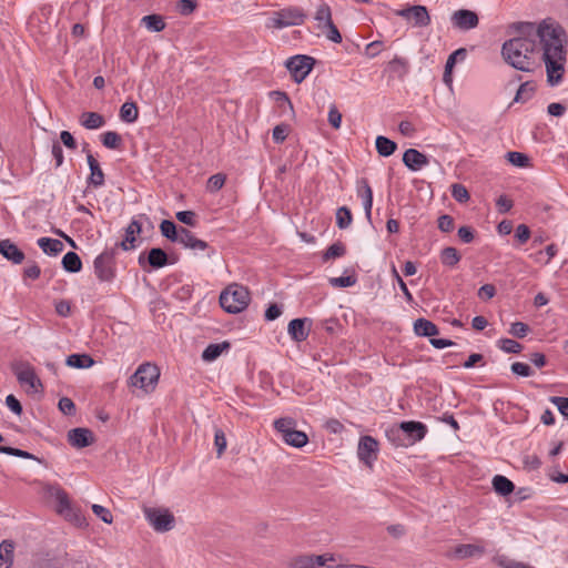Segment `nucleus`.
Listing matches in <instances>:
<instances>
[{"mask_svg": "<svg viewBox=\"0 0 568 568\" xmlns=\"http://www.w3.org/2000/svg\"><path fill=\"white\" fill-rule=\"evenodd\" d=\"M537 39L546 68L547 83L550 87H558L566 73L567 34L557 22L544 20L538 26L523 24L518 37L504 42L501 55L513 68L531 72L536 64Z\"/></svg>", "mask_w": 568, "mask_h": 568, "instance_id": "1", "label": "nucleus"}, {"mask_svg": "<svg viewBox=\"0 0 568 568\" xmlns=\"http://www.w3.org/2000/svg\"><path fill=\"white\" fill-rule=\"evenodd\" d=\"M251 301L250 292L239 284H231L220 296V304L224 311L236 314L245 310Z\"/></svg>", "mask_w": 568, "mask_h": 568, "instance_id": "2", "label": "nucleus"}, {"mask_svg": "<svg viewBox=\"0 0 568 568\" xmlns=\"http://www.w3.org/2000/svg\"><path fill=\"white\" fill-rule=\"evenodd\" d=\"M306 19V13L298 7H286L272 12L266 21V28L281 30L287 27L301 26Z\"/></svg>", "mask_w": 568, "mask_h": 568, "instance_id": "3", "label": "nucleus"}, {"mask_svg": "<svg viewBox=\"0 0 568 568\" xmlns=\"http://www.w3.org/2000/svg\"><path fill=\"white\" fill-rule=\"evenodd\" d=\"M275 430L288 446L302 448L308 443V436L296 429V422L291 417L278 418L274 422Z\"/></svg>", "mask_w": 568, "mask_h": 568, "instance_id": "4", "label": "nucleus"}, {"mask_svg": "<svg viewBox=\"0 0 568 568\" xmlns=\"http://www.w3.org/2000/svg\"><path fill=\"white\" fill-rule=\"evenodd\" d=\"M160 377L159 368L151 364H141L130 377V385L142 389L145 394L154 390Z\"/></svg>", "mask_w": 568, "mask_h": 568, "instance_id": "5", "label": "nucleus"}, {"mask_svg": "<svg viewBox=\"0 0 568 568\" xmlns=\"http://www.w3.org/2000/svg\"><path fill=\"white\" fill-rule=\"evenodd\" d=\"M336 561L335 556L331 552L322 555L315 554H300L291 557L287 561L288 568H333Z\"/></svg>", "mask_w": 568, "mask_h": 568, "instance_id": "6", "label": "nucleus"}, {"mask_svg": "<svg viewBox=\"0 0 568 568\" xmlns=\"http://www.w3.org/2000/svg\"><path fill=\"white\" fill-rule=\"evenodd\" d=\"M314 19L317 28L328 40L334 43L342 42V36L333 22L332 10L327 3L323 2L317 7Z\"/></svg>", "mask_w": 568, "mask_h": 568, "instance_id": "7", "label": "nucleus"}, {"mask_svg": "<svg viewBox=\"0 0 568 568\" xmlns=\"http://www.w3.org/2000/svg\"><path fill=\"white\" fill-rule=\"evenodd\" d=\"M94 275L102 283H112L116 276L114 254L104 251L93 261Z\"/></svg>", "mask_w": 568, "mask_h": 568, "instance_id": "8", "label": "nucleus"}, {"mask_svg": "<svg viewBox=\"0 0 568 568\" xmlns=\"http://www.w3.org/2000/svg\"><path fill=\"white\" fill-rule=\"evenodd\" d=\"M144 516L152 528L158 532H165L174 527V516L166 508L145 507Z\"/></svg>", "mask_w": 568, "mask_h": 568, "instance_id": "9", "label": "nucleus"}, {"mask_svg": "<svg viewBox=\"0 0 568 568\" xmlns=\"http://www.w3.org/2000/svg\"><path fill=\"white\" fill-rule=\"evenodd\" d=\"M315 60L308 55L297 54L286 60L285 67L293 80L301 83L313 70Z\"/></svg>", "mask_w": 568, "mask_h": 568, "instance_id": "10", "label": "nucleus"}, {"mask_svg": "<svg viewBox=\"0 0 568 568\" xmlns=\"http://www.w3.org/2000/svg\"><path fill=\"white\" fill-rule=\"evenodd\" d=\"M379 452V444L377 439L369 435L362 436L357 446V456L358 459L372 468L374 463L377 460Z\"/></svg>", "mask_w": 568, "mask_h": 568, "instance_id": "11", "label": "nucleus"}, {"mask_svg": "<svg viewBox=\"0 0 568 568\" xmlns=\"http://www.w3.org/2000/svg\"><path fill=\"white\" fill-rule=\"evenodd\" d=\"M13 372L20 384L28 385L34 390H38L42 387V384L37 376L34 368L29 363H17L13 366Z\"/></svg>", "mask_w": 568, "mask_h": 568, "instance_id": "12", "label": "nucleus"}, {"mask_svg": "<svg viewBox=\"0 0 568 568\" xmlns=\"http://www.w3.org/2000/svg\"><path fill=\"white\" fill-rule=\"evenodd\" d=\"M450 20L455 28L463 31L475 29L479 23L477 13L467 9L456 10Z\"/></svg>", "mask_w": 568, "mask_h": 568, "instance_id": "13", "label": "nucleus"}, {"mask_svg": "<svg viewBox=\"0 0 568 568\" xmlns=\"http://www.w3.org/2000/svg\"><path fill=\"white\" fill-rule=\"evenodd\" d=\"M397 14L404 19H413L415 27H427L430 24V16L425 6H412L397 11Z\"/></svg>", "mask_w": 568, "mask_h": 568, "instance_id": "14", "label": "nucleus"}, {"mask_svg": "<svg viewBox=\"0 0 568 568\" xmlns=\"http://www.w3.org/2000/svg\"><path fill=\"white\" fill-rule=\"evenodd\" d=\"M400 428L405 434V438L409 446L420 442L427 434V427L420 422L409 420L402 422Z\"/></svg>", "mask_w": 568, "mask_h": 568, "instance_id": "15", "label": "nucleus"}, {"mask_svg": "<svg viewBox=\"0 0 568 568\" xmlns=\"http://www.w3.org/2000/svg\"><path fill=\"white\" fill-rule=\"evenodd\" d=\"M311 325L310 318H294L288 323V335L295 342H303L308 337Z\"/></svg>", "mask_w": 568, "mask_h": 568, "instance_id": "16", "label": "nucleus"}, {"mask_svg": "<svg viewBox=\"0 0 568 568\" xmlns=\"http://www.w3.org/2000/svg\"><path fill=\"white\" fill-rule=\"evenodd\" d=\"M68 440L75 448H84L94 442V437L90 429L79 427L69 430Z\"/></svg>", "mask_w": 568, "mask_h": 568, "instance_id": "17", "label": "nucleus"}, {"mask_svg": "<svg viewBox=\"0 0 568 568\" xmlns=\"http://www.w3.org/2000/svg\"><path fill=\"white\" fill-rule=\"evenodd\" d=\"M175 242L193 251H204L209 246L205 241L195 237L194 234L185 227H179V235Z\"/></svg>", "mask_w": 568, "mask_h": 568, "instance_id": "18", "label": "nucleus"}, {"mask_svg": "<svg viewBox=\"0 0 568 568\" xmlns=\"http://www.w3.org/2000/svg\"><path fill=\"white\" fill-rule=\"evenodd\" d=\"M485 552L486 548L481 544H459L453 549L456 559L481 557Z\"/></svg>", "mask_w": 568, "mask_h": 568, "instance_id": "19", "label": "nucleus"}, {"mask_svg": "<svg viewBox=\"0 0 568 568\" xmlns=\"http://www.w3.org/2000/svg\"><path fill=\"white\" fill-rule=\"evenodd\" d=\"M403 162L410 171H419L429 163V160L418 150L408 149L403 154Z\"/></svg>", "mask_w": 568, "mask_h": 568, "instance_id": "20", "label": "nucleus"}, {"mask_svg": "<svg viewBox=\"0 0 568 568\" xmlns=\"http://www.w3.org/2000/svg\"><path fill=\"white\" fill-rule=\"evenodd\" d=\"M142 217H143V215L140 216L139 219H133L130 222V224L126 226L124 239L121 242V247L124 251H130L135 247V241H136L135 236L142 232V223H141ZM144 219L148 220L145 216H144Z\"/></svg>", "mask_w": 568, "mask_h": 568, "instance_id": "21", "label": "nucleus"}, {"mask_svg": "<svg viewBox=\"0 0 568 568\" xmlns=\"http://www.w3.org/2000/svg\"><path fill=\"white\" fill-rule=\"evenodd\" d=\"M0 254L13 264H21L24 260V253L10 240L0 241Z\"/></svg>", "mask_w": 568, "mask_h": 568, "instance_id": "22", "label": "nucleus"}, {"mask_svg": "<svg viewBox=\"0 0 568 568\" xmlns=\"http://www.w3.org/2000/svg\"><path fill=\"white\" fill-rule=\"evenodd\" d=\"M87 162H88V165L90 169L88 184L92 185L95 189L101 187L104 184V173H103L99 162L95 160V158L91 153H88Z\"/></svg>", "mask_w": 568, "mask_h": 568, "instance_id": "23", "label": "nucleus"}, {"mask_svg": "<svg viewBox=\"0 0 568 568\" xmlns=\"http://www.w3.org/2000/svg\"><path fill=\"white\" fill-rule=\"evenodd\" d=\"M79 121L80 124L88 130H97L105 124L104 118L97 112H83Z\"/></svg>", "mask_w": 568, "mask_h": 568, "instance_id": "24", "label": "nucleus"}, {"mask_svg": "<svg viewBox=\"0 0 568 568\" xmlns=\"http://www.w3.org/2000/svg\"><path fill=\"white\" fill-rule=\"evenodd\" d=\"M39 247L48 255L55 256L64 248L63 243L57 239L40 237L37 241Z\"/></svg>", "mask_w": 568, "mask_h": 568, "instance_id": "25", "label": "nucleus"}, {"mask_svg": "<svg viewBox=\"0 0 568 568\" xmlns=\"http://www.w3.org/2000/svg\"><path fill=\"white\" fill-rule=\"evenodd\" d=\"M414 332L418 336L432 338L438 334V328L433 322L426 318H418L414 323Z\"/></svg>", "mask_w": 568, "mask_h": 568, "instance_id": "26", "label": "nucleus"}, {"mask_svg": "<svg viewBox=\"0 0 568 568\" xmlns=\"http://www.w3.org/2000/svg\"><path fill=\"white\" fill-rule=\"evenodd\" d=\"M385 435L387 439L395 446V447H408V443L405 438V434L399 425H394L392 427H388L385 430Z\"/></svg>", "mask_w": 568, "mask_h": 568, "instance_id": "27", "label": "nucleus"}, {"mask_svg": "<svg viewBox=\"0 0 568 568\" xmlns=\"http://www.w3.org/2000/svg\"><path fill=\"white\" fill-rule=\"evenodd\" d=\"M493 487L495 491L500 496H508L515 489L514 483L503 475L494 476Z\"/></svg>", "mask_w": 568, "mask_h": 568, "instance_id": "28", "label": "nucleus"}, {"mask_svg": "<svg viewBox=\"0 0 568 568\" xmlns=\"http://www.w3.org/2000/svg\"><path fill=\"white\" fill-rule=\"evenodd\" d=\"M376 151L381 156H390L397 149V144L390 139L378 135L375 141Z\"/></svg>", "mask_w": 568, "mask_h": 568, "instance_id": "29", "label": "nucleus"}, {"mask_svg": "<svg viewBox=\"0 0 568 568\" xmlns=\"http://www.w3.org/2000/svg\"><path fill=\"white\" fill-rule=\"evenodd\" d=\"M13 542L3 540L0 544V568H10L13 562Z\"/></svg>", "mask_w": 568, "mask_h": 568, "instance_id": "30", "label": "nucleus"}, {"mask_svg": "<svg viewBox=\"0 0 568 568\" xmlns=\"http://www.w3.org/2000/svg\"><path fill=\"white\" fill-rule=\"evenodd\" d=\"M230 348V344L227 342H223L220 344H210L206 346V348L202 353V359L204 362H213L215 361L221 354Z\"/></svg>", "mask_w": 568, "mask_h": 568, "instance_id": "31", "label": "nucleus"}, {"mask_svg": "<svg viewBox=\"0 0 568 568\" xmlns=\"http://www.w3.org/2000/svg\"><path fill=\"white\" fill-rule=\"evenodd\" d=\"M67 365L74 368H90L94 361L88 354H71L67 357Z\"/></svg>", "mask_w": 568, "mask_h": 568, "instance_id": "32", "label": "nucleus"}, {"mask_svg": "<svg viewBox=\"0 0 568 568\" xmlns=\"http://www.w3.org/2000/svg\"><path fill=\"white\" fill-rule=\"evenodd\" d=\"M536 91V84L532 81H527L521 83L518 88L516 95L514 98V102L525 103L529 101Z\"/></svg>", "mask_w": 568, "mask_h": 568, "instance_id": "33", "label": "nucleus"}, {"mask_svg": "<svg viewBox=\"0 0 568 568\" xmlns=\"http://www.w3.org/2000/svg\"><path fill=\"white\" fill-rule=\"evenodd\" d=\"M50 494L55 498L58 503V513L65 514L67 510L71 509V504L68 494L60 487H52Z\"/></svg>", "mask_w": 568, "mask_h": 568, "instance_id": "34", "label": "nucleus"}, {"mask_svg": "<svg viewBox=\"0 0 568 568\" xmlns=\"http://www.w3.org/2000/svg\"><path fill=\"white\" fill-rule=\"evenodd\" d=\"M148 263L153 268H161L168 264V255L162 248L153 247L149 251Z\"/></svg>", "mask_w": 568, "mask_h": 568, "instance_id": "35", "label": "nucleus"}, {"mask_svg": "<svg viewBox=\"0 0 568 568\" xmlns=\"http://www.w3.org/2000/svg\"><path fill=\"white\" fill-rule=\"evenodd\" d=\"M62 266L67 272L78 273L82 268V262L77 253L68 252L62 258Z\"/></svg>", "mask_w": 568, "mask_h": 568, "instance_id": "36", "label": "nucleus"}, {"mask_svg": "<svg viewBox=\"0 0 568 568\" xmlns=\"http://www.w3.org/2000/svg\"><path fill=\"white\" fill-rule=\"evenodd\" d=\"M139 115L138 106L134 102H125L120 109V119L126 123H133Z\"/></svg>", "mask_w": 568, "mask_h": 568, "instance_id": "37", "label": "nucleus"}, {"mask_svg": "<svg viewBox=\"0 0 568 568\" xmlns=\"http://www.w3.org/2000/svg\"><path fill=\"white\" fill-rule=\"evenodd\" d=\"M141 22L145 26L148 30L152 32H160L165 28V22L163 18L159 14L144 16Z\"/></svg>", "mask_w": 568, "mask_h": 568, "instance_id": "38", "label": "nucleus"}, {"mask_svg": "<svg viewBox=\"0 0 568 568\" xmlns=\"http://www.w3.org/2000/svg\"><path fill=\"white\" fill-rule=\"evenodd\" d=\"M440 261L444 265L454 267L460 261V255L455 247H445L440 253Z\"/></svg>", "mask_w": 568, "mask_h": 568, "instance_id": "39", "label": "nucleus"}, {"mask_svg": "<svg viewBox=\"0 0 568 568\" xmlns=\"http://www.w3.org/2000/svg\"><path fill=\"white\" fill-rule=\"evenodd\" d=\"M494 562L500 568H532L521 561L515 560L506 555H498L494 558Z\"/></svg>", "mask_w": 568, "mask_h": 568, "instance_id": "40", "label": "nucleus"}, {"mask_svg": "<svg viewBox=\"0 0 568 568\" xmlns=\"http://www.w3.org/2000/svg\"><path fill=\"white\" fill-rule=\"evenodd\" d=\"M101 142L105 148L115 150L121 146L122 138L119 133L114 131H106L102 133Z\"/></svg>", "mask_w": 568, "mask_h": 568, "instance_id": "41", "label": "nucleus"}, {"mask_svg": "<svg viewBox=\"0 0 568 568\" xmlns=\"http://www.w3.org/2000/svg\"><path fill=\"white\" fill-rule=\"evenodd\" d=\"M353 222L351 210L346 206H341L336 211V224L341 230L347 229Z\"/></svg>", "mask_w": 568, "mask_h": 568, "instance_id": "42", "label": "nucleus"}, {"mask_svg": "<svg viewBox=\"0 0 568 568\" xmlns=\"http://www.w3.org/2000/svg\"><path fill=\"white\" fill-rule=\"evenodd\" d=\"M160 230L164 237L169 239L172 242L176 241V237L179 235V229L172 221L163 220L160 224Z\"/></svg>", "mask_w": 568, "mask_h": 568, "instance_id": "43", "label": "nucleus"}, {"mask_svg": "<svg viewBox=\"0 0 568 568\" xmlns=\"http://www.w3.org/2000/svg\"><path fill=\"white\" fill-rule=\"evenodd\" d=\"M497 345L503 352L507 354H518L523 349L521 344L510 338H500L497 342Z\"/></svg>", "mask_w": 568, "mask_h": 568, "instance_id": "44", "label": "nucleus"}, {"mask_svg": "<svg viewBox=\"0 0 568 568\" xmlns=\"http://www.w3.org/2000/svg\"><path fill=\"white\" fill-rule=\"evenodd\" d=\"M506 156L507 160L517 168H526L529 165V158L525 153L510 151Z\"/></svg>", "mask_w": 568, "mask_h": 568, "instance_id": "45", "label": "nucleus"}, {"mask_svg": "<svg viewBox=\"0 0 568 568\" xmlns=\"http://www.w3.org/2000/svg\"><path fill=\"white\" fill-rule=\"evenodd\" d=\"M408 62L404 58L395 57L389 62V70L399 77H403L407 73Z\"/></svg>", "mask_w": 568, "mask_h": 568, "instance_id": "46", "label": "nucleus"}, {"mask_svg": "<svg viewBox=\"0 0 568 568\" xmlns=\"http://www.w3.org/2000/svg\"><path fill=\"white\" fill-rule=\"evenodd\" d=\"M226 176L222 173H217L212 175L206 183V189L209 192H217L221 190L225 183Z\"/></svg>", "mask_w": 568, "mask_h": 568, "instance_id": "47", "label": "nucleus"}, {"mask_svg": "<svg viewBox=\"0 0 568 568\" xmlns=\"http://www.w3.org/2000/svg\"><path fill=\"white\" fill-rule=\"evenodd\" d=\"M452 196L459 203H465L469 200V193L463 184L452 185Z\"/></svg>", "mask_w": 568, "mask_h": 568, "instance_id": "48", "label": "nucleus"}, {"mask_svg": "<svg viewBox=\"0 0 568 568\" xmlns=\"http://www.w3.org/2000/svg\"><path fill=\"white\" fill-rule=\"evenodd\" d=\"M214 446L216 448L219 457L222 456L227 446L225 434L220 428L215 429L214 433Z\"/></svg>", "mask_w": 568, "mask_h": 568, "instance_id": "49", "label": "nucleus"}, {"mask_svg": "<svg viewBox=\"0 0 568 568\" xmlns=\"http://www.w3.org/2000/svg\"><path fill=\"white\" fill-rule=\"evenodd\" d=\"M346 250L344 244L337 242L332 244L324 254V260L341 257L345 254Z\"/></svg>", "mask_w": 568, "mask_h": 568, "instance_id": "50", "label": "nucleus"}, {"mask_svg": "<svg viewBox=\"0 0 568 568\" xmlns=\"http://www.w3.org/2000/svg\"><path fill=\"white\" fill-rule=\"evenodd\" d=\"M530 331L529 326L523 322H515L510 325L509 334L517 337L524 338Z\"/></svg>", "mask_w": 568, "mask_h": 568, "instance_id": "51", "label": "nucleus"}, {"mask_svg": "<svg viewBox=\"0 0 568 568\" xmlns=\"http://www.w3.org/2000/svg\"><path fill=\"white\" fill-rule=\"evenodd\" d=\"M392 275L395 278V281L398 283V286H399L400 291L403 292L406 301L408 303H412L414 301L413 295L409 292L406 283L403 281L402 276L399 275V273L397 272L395 266H393V268H392Z\"/></svg>", "mask_w": 568, "mask_h": 568, "instance_id": "52", "label": "nucleus"}, {"mask_svg": "<svg viewBox=\"0 0 568 568\" xmlns=\"http://www.w3.org/2000/svg\"><path fill=\"white\" fill-rule=\"evenodd\" d=\"M328 123L334 128V129H339L341 125H342V114L341 112L337 110L336 105L335 104H331L329 106V110H328Z\"/></svg>", "mask_w": 568, "mask_h": 568, "instance_id": "53", "label": "nucleus"}, {"mask_svg": "<svg viewBox=\"0 0 568 568\" xmlns=\"http://www.w3.org/2000/svg\"><path fill=\"white\" fill-rule=\"evenodd\" d=\"M197 3L195 0H180L178 2V10L182 16H190L196 9Z\"/></svg>", "mask_w": 568, "mask_h": 568, "instance_id": "54", "label": "nucleus"}, {"mask_svg": "<svg viewBox=\"0 0 568 568\" xmlns=\"http://www.w3.org/2000/svg\"><path fill=\"white\" fill-rule=\"evenodd\" d=\"M92 511L94 513L95 516H98L105 524H111L113 520V517H112V514L110 513V510L101 505L93 504Z\"/></svg>", "mask_w": 568, "mask_h": 568, "instance_id": "55", "label": "nucleus"}, {"mask_svg": "<svg viewBox=\"0 0 568 568\" xmlns=\"http://www.w3.org/2000/svg\"><path fill=\"white\" fill-rule=\"evenodd\" d=\"M466 54H467L466 49H464V48L457 49L456 51H454L453 53H450L448 55L445 65H447V69H454L457 61H463L466 58Z\"/></svg>", "mask_w": 568, "mask_h": 568, "instance_id": "56", "label": "nucleus"}, {"mask_svg": "<svg viewBox=\"0 0 568 568\" xmlns=\"http://www.w3.org/2000/svg\"><path fill=\"white\" fill-rule=\"evenodd\" d=\"M329 283L334 287H349L356 283V278L354 276L332 277Z\"/></svg>", "mask_w": 568, "mask_h": 568, "instance_id": "57", "label": "nucleus"}, {"mask_svg": "<svg viewBox=\"0 0 568 568\" xmlns=\"http://www.w3.org/2000/svg\"><path fill=\"white\" fill-rule=\"evenodd\" d=\"M511 372L516 375L528 377L534 374L529 365L521 363V362H515L511 364Z\"/></svg>", "mask_w": 568, "mask_h": 568, "instance_id": "58", "label": "nucleus"}, {"mask_svg": "<svg viewBox=\"0 0 568 568\" xmlns=\"http://www.w3.org/2000/svg\"><path fill=\"white\" fill-rule=\"evenodd\" d=\"M0 453L16 456V457L26 458V459L33 458L32 454H30L26 450L19 449V448H13V447L0 446Z\"/></svg>", "mask_w": 568, "mask_h": 568, "instance_id": "59", "label": "nucleus"}, {"mask_svg": "<svg viewBox=\"0 0 568 568\" xmlns=\"http://www.w3.org/2000/svg\"><path fill=\"white\" fill-rule=\"evenodd\" d=\"M550 402L557 406L561 415L568 417V397L552 396Z\"/></svg>", "mask_w": 568, "mask_h": 568, "instance_id": "60", "label": "nucleus"}, {"mask_svg": "<svg viewBox=\"0 0 568 568\" xmlns=\"http://www.w3.org/2000/svg\"><path fill=\"white\" fill-rule=\"evenodd\" d=\"M383 50L382 41H372L365 47V55L368 58L377 57Z\"/></svg>", "mask_w": 568, "mask_h": 568, "instance_id": "61", "label": "nucleus"}, {"mask_svg": "<svg viewBox=\"0 0 568 568\" xmlns=\"http://www.w3.org/2000/svg\"><path fill=\"white\" fill-rule=\"evenodd\" d=\"M515 236L520 244L526 243L530 237V230L526 224H519L515 230Z\"/></svg>", "mask_w": 568, "mask_h": 568, "instance_id": "62", "label": "nucleus"}, {"mask_svg": "<svg viewBox=\"0 0 568 568\" xmlns=\"http://www.w3.org/2000/svg\"><path fill=\"white\" fill-rule=\"evenodd\" d=\"M176 219L186 225H195V213L193 211H180L176 213Z\"/></svg>", "mask_w": 568, "mask_h": 568, "instance_id": "63", "label": "nucleus"}, {"mask_svg": "<svg viewBox=\"0 0 568 568\" xmlns=\"http://www.w3.org/2000/svg\"><path fill=\"white\" fill-rule=\"evenodd\" d=\"M59 409L65 415H73L75 412V405L72 402V399L68 397H62L59 400Z\"/></svg>", "mask_w": 568, "mask_h": 568, "instance_id": "64", "label": "nucleus"}]
</instances>
